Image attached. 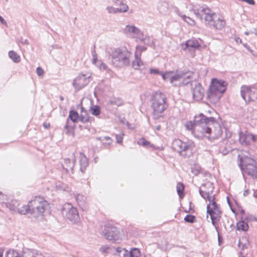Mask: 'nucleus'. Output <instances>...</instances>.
<instances>
[{"label":"nucleus","mask_w":257,"mask_h":257,"mask_svg":"<svg viewBox=\"0 0 257 257\" xmlns=\"http://www.w3.org/2000/svg\"><path fill=\"white\" fill-rule=\"evenodd\" d=\"M186 129L190 131L196 138L208 139L217 138L222 131L219 124L213 117H207L202 113L195 116L193 121H187L185 124Z\"/></svg>","instance_id":"f257e3e1"},{"label":"nucleus","mask_w":257,"mask_h":257,"mask_svg":"<svg viewBox=\"0 0 257 257\" xmlns=\"http://www.w3.org/2000/svg\"><path fill=\"white\" fill-rule=\"evenodd\" d=\"M131 55V52L126 47L124 46L114 48L109 53L112 65L118 68H122L130 65Z\"/></svg>","instance_id":"f03ea898"},{"label":"nucleus","mask_w":257,"mask_h":257,"mask_svg":"<svg viewBox=\"0 0 257 257\" xmlns=\"http://www.w3.org/2000/svg\"><path fill=\"white\" fill-rule=\"evenodd\" d=\"M226 86L227 83L225 81L213 79L206 92L207 100L213 104L217 103L226 91Z\"/></svg>","instance_id":"7ed1b4c3"},{"label":"nucleus","mask_w":257,"mask_h":257,"mask_svg":"<svg viewBox=\"0 0 257 257\" xmlns=\"http://www.w3.org/2000/svg\"><path fill=\"white\" fill-rule=\"evenodd\" d=\"M166 96L159 91L155 92L151 97V107L153 109V117L155 119L162 116V114L167 108Z\"/></svg>","instance_id":"20e7f679"},{"label":"nucleus","mask_w":257,"mask_h":257,"mask_svg":"<svg viewBox=\"0 0 257 257\" xmlns=\"http://www.w3.org/2000/svg\"><path fill=\"white\" fill-rule=\"evenodd\" d=\"M238 163L243 176L246 175L254 179L257 178V163L252 158L245 155L239 154Z\"/></svg>","instance_id":"39448f33"},{"label":"nucleus","mask_w":257,"mask_h":257,"mask_svg":"<svg viewBox=\"0 0 257 257\" xmlns=\"http://www.w3.org/2000/svg\"><path fill=\"white\" fill-rule=\"evenodd\" d=\"M31 215L37 219H41L44 213L49 211V204L43 197L36 196L30 201Z\"/></svg>","instance_id":"423d86ee"},{"label":"nucleus","mask_w":257,"mask_h":257,"mask_svg":"<svg viewBox=\"0 0 257 257\" xmlns=\"http://www.w3.org/2000/svg\"><path fill=\"white\" fill-rule=\"evenodd\" d=\"M192 72H182L177 71L175 74H172L170 83L174 86H180L188 84L193 78Z\"/></svg>","instance_id":"0eeeda50"},{"label":"nucleus","mask_w":257,"mask_h":257,"mask_svg":"<svg viewBox=\"0 0 257 257\" xmlns=\"http://www.w3.org/2000/svg\"><path fill=\"white\" fill-rule=\"evenodd\" d=\"M240 94L246 103L254 102L257 99V87L253 85H242L240 88Z\"/></svg>","instance_id":"6e6552de"},{"label":"nucleus","mask_w":257,"mask_h":257,"mask_svg":"<svg viewBox=\"0 0 257 257\" xmlns=\"http://www.w3.org/2000/svg\"><path fill=\"white\" fill-rule=\"evenodd\" d=\"M173 149L184 157L190 156L192 153L191 146L179 139L174 140L172 143Z\"/></svg>","instance_id":"1a4fd4ad"},{"label":"nucleus","mask_w":257,"mask_h":257,"mask_svg":"<svg viewBox=\"0 0 257 257\" xmlns=\"http://www.w3.org/2000/svg\"><path fill=\"white\" fill-rule=\"evenodd\" d=\"M62 213L65 215L67 219L73 223H77L80 221L78 210L71 204L67 203L64 205Z\"/></svg>","instance_id":"9d476101"},{"label":"nucleus","mask_w":257,"mask_h":257,"mask_svg":"<svg viewBox=\"0 0 257 257\" xmlns=\"http://www.w3.org/2000/svg\"><path fill=\"white\" fill-rule=\"evenodd\" d=\"M122 32L127 37L136 38L139 40H144L146 38L144 33L134 25L125 26L123 29Z\"/></svg>","instance_id":"9b49d317"},{"label":"nucleus","mask_w":257,"mask_h":257,"mask_svg":"<svg viewBox=\"0 0 257 257\" xmlns=\"http://www.w3.org/2000/svg\"><path fill=\"white\" fill-rule=\"evenodd\" d=\"M119 230L109 223L106 224L103 231V234L106 239L116 242L119 240Z\"/></svg>","instance_id":"f8f14e48"},{"label":"nucleus","mask_w":257,"mask_h":257,"mask_svg":"<svg viewBox=\"0 0 257 257\" xmlns=\"http://www.w3.org/2000/svg\"><path fill=\"white\" fill-rule=\"evenodd\" d=\"M207 213L210 215L212 224L215 226L216 230L218 231L217 223L220 220L221 213L218 205L217 204L215 206L212 205L211 206L210 205H207Z\"/></svg>","instance_id":"ddd939ff"},{"label":"nucleus","mask_w":257,"mask_h":257,"mask_svg":"<svg viewBox=\"0 0 257 257\" xmlns=\"http://www.w3.org/2000/svg\"><path fill=\"white\" fill-rule=\"evenodd\" d=\"M193 99L196 101L201 100L204 95V90L201 84L197 81L191 79L190 82Z\"/></svg>","instance_id":"4468645a"},{"label":"nucleus","mask_w":257,"mask_h":257,"mask_svg":"<svg viewBox=\"0 0 257 257\" xmlns=\"http://www.w3.org/2000/svg\"><path fill=\"white\" fill-rule=\"evenodd\" d=\"M90 77L91 75L89 73L81 74L74 79L73 85L77 90H79L89 83Z\"/></svg>","instance_id":"2eb2a0df"},{"label":"nucleus","mask_w":257,"mask_h":257,"mask_svg":"<svg viewBox=\"0 0 257 257\" xmlns=\"http://www.w3.org/2000/svg\"><path fill=\"white\" fill-rule=\"evenodd\" d=\"M79 114L77 111L71 110L69 111L68 118L67 120L66 124L64 126V128L66 130V133L68 135H71L73 133L74 125L70 124L69 119H70L73 122H77L78 121Z\"/></svg>","instance_id":"dca6fc26"},{"label":"nucleus","mask_w":257,"mask_h":257,"mask_svg":"<svg viewBox=\"0 0 257 257\" xmlns=\"http://www.w3.org/2000/svg\"><path fill=\"white\" fill-rule=\"evenodd\" d=\"M214 189L213 184L210 182H207L202 184L199 189V193L202 197L206 199V197L211 196Z\"/></svg>","instance_id":"f3484780"},{"label":"nucleus","mask_w":257,"mask_h":257,"mask_svg":"<svg viewBox=\"0 0 257 257\" xmlns=\"http://www.w3.org/2000/svg\"><path fill=\"white\" fill-rule=\"evenodd\" d=\"M7 206L11 210L17 211L19 214L24 215L26 214H31L30 201H29L27 205H24L22 207L16 206L14 203L13 204V205L12 206L11 203L8 204Z\"/></svg>","instance_id":"a211bd4d"},{"label":"nucleus","mask_w":257,"mask_h":257,"mask_svg":"<svg viewBox=\"0 0 257 257\" xmlns=\"http://www.w3.org/2000/svg\"><path fill=\"white\" fill-rule=\"evenodd\" d=\"M193 11L195 15L200 19L203 18H204L206 14H209V13L211 12V10L209 8H204L203 7H200L199 8H194Z\"/></svg>","instance_id":"6ab92c4d"},{"label":"nucleus","mask_w":257,"mask_h":257,"mask_svg":"<svg viewBox=\"0 0 257 257\" xmlns=\"http://www.w3.org/2000/svg\"><path fill=\"white\" fill-rule=\"evenodd\" d=\"M80 170L82 173H84L86 167L88 165V161L86 157L82 153L79 156Z\"/></svg>","instance_id":"aec40b11"},{"label":"nucleus","mask_w":257,"mask_h":257,"mask_svg":"<svg viewBox=\"0 0 257 257\" xmlns=\"http://www.w3.org/2000/svg\"><path fill=\"white\" fill-rule=\"evenodd\" d=\"M239 141L242 146H247L249 145L250 143L249 133L244 134L243 132H240Z\"/></svg>","instance_id":"412c9836"},{"label":"nucleus","mask_w":257,"mask_h":257,"mask_svg":"<svg viewBox=\"0 0 257 257\" xmlns=\"http://www.w3.org/2000/svg\"><path fill=\"white\" fill-rule=\"evenodd\" d=\"M74 160L72 161L70 159H66L64 160L63 164L62 165L63 167L66 170L67 172L71 171L73 173V167L74 166Z\"/></svg>","instance_id":"4be33fe9"},{"label":"nucleus","mask_w":257,"mask_h":257,"mask_svg":"<svg viewBox=\"0 0 257 257\" xmlns=\"http://www.w3.org/2000/svg\"><path fill=\"white\" fill-rule=\"evenodd\" d=\"M225 25V21L217 16L215 20L213 22L211 26L216 29L221 30L224 27Z\"/></svg>","instance_id":"5701e85b"},{"label":"nucleus","mask_w":257,"mask_h":257,"mask_svg":"<svg viewBox=\"0 0 257 257\" xmlns=\"http://www.w3.org/2000/svg\"><path fill=\"white\" fill-rule=\"evenodd\" d=\"M143 62L141 60V58L138 54V52L136 51L135 53V60L132 62V66L135 69H139L140 67L143 65Z\"/></svg>","instance_id":"b1692460"},{"label":"nucleus","mask_w":257,"mask_h":257,"mask_svg":"<svg viewBox=\"0 0 257 257\" xmlns=\"http://www.w3.org/2000/svg\"><path fill=\"white\" fill-rule=\"evenodd\" d=\"M186 48L196 49L200 46L199 41L196 39H191L186 42Z\"/></svg>","instance_id":"393cba45"},{"label":"nucleus","mask_w":257,"mask_h":257,"mask_svg":"<svg viewBox=\"0 0 257 257\" xmlns=\"http://www.w3.org/2000/svg\"><path fill=\"white\" fill-rule=\"evenodd\" d=\"M216 17H217V15L215 14H214V13L211 14V12H210V13H209V14H206L205 16L204 19L205 23L207 25H208L211 26L212 25V23L215 20Z\"/></svg>","instance_id":"a878e982"},{"label":"nucleus","mask_w":257,"mask_h":257,"mask_svg":"<svg viewBox=\"0 0 257 257\" xmlns=\"http://www.w3.org/2000/svg\"><path fill=\"white\" fill-rule=\"evenodd\" d=\"M125 1L126 0H122L121 2H120L117 4V6L120 7V8H117L119 13H126L128 11L129 7L125 3Z\"/></svg>","instance_id":"bb28decb"},{"label":"nucleus","mask_w":257,"mask_h":257,"mask_svg":"<svg viewBox=\"0 0 257 257\" xmlns=\"http://www.w3.org/2000/svg\"><path fill=\"white\" fill-rule=\"evenodd\" d=\"M56 188L58 190L65 191L69 192L70 191V188L69 186L64 183L58 182L56 184Z\"/></svg>","instance_id":"cd10ccee"},{"label":"nucleus","mask_w":257,"mask_h":257,"mask_svg":"<svg viewBox=\"0 0 257 257\" xmlns=\"http://www.w3.org/2000/svg\"><path fill=\"white\" fill-rule=\"evenodd\" d=\"M9 56L15 63L19 62L21 60L20 57L13 50L9 51Z\"/></svg>","instance_id":"c85d7f7f"},{"label":"nucleus","mask_w":257,"mask_h":257,"mask_svg":"<svg viewBox=\"0 0 257 257\" xmlns=\"http://www.w3.org/2000/svg\"><path fill=\"white\" fill-rule=\"evenodd\" d=\"M75 199L79 206H83L86 200L85 196L79 194L76 195Z\"/></svg>","instance_id":"c756f323"},{"label":"nucleus","mask_w":257,"mask_h":257,"mask_svg":"<svg viewBox=\"0 0 257 257\" xmlns=\"http://www.w3.org/2000/svg\"><path fill=\"white\" fill-rule=\"evenodd\" d=\"M248 244V242L246 238L243 237L239 240L238 245L239 248L243 249L244 248H246Z\"/></svg>","instance_id":"7c9ffc66"},{"label":"nucleus","mask_w":257,"mask_h":257,"mask_svg":"<svg viewBox=\"0 0 257 257\" xmlns=\"http://www.w3.org/2000/svg\"><path fill=\"white\" fill-rule=\"evenodd\" d=\"M237 228L239 230L246 231L248 228V225L244 221H241L237 223Z\"/></svg>","instance_id":"2f4dec72"},{"label":"nucleus","mask_w":257,"mask_h":257,"mask_svg":"<svg viewBox=\"0 0 257 257\" xmlns=\"http://www.w3.org/2000/svg\"><path fill=\"white\" fill-rule=\"evenodd\" d=\"M5 257H21L20 253L14 249H10L7 251Z\"/></svg>","instance_id":"473e14b6"},{"label":"nucleus","mask_w":257,"mask_h":257,"mask_svg":"<svg viewBox=\"0 0 257 257\" xmlns=\"http://www.w3.org/2000/svg\"><path fill=\"white\" fill-rule=\"evenodd\" d=\"M140 255L141 252L137 248H133L129 251V257H139Z\"/></svg>","instance_id":"72a5a7b5"},{"label":"nucleus","mask_w":257,"mask_h":257,"mask_svg":"<svg viewBox=\"0 0 257 257\" xmlns=\"http://www.w3.org/2000/svg\"><path fill=\"white\" fill-rule=\"evenodd\" d=\"M93 64H95L100 70H107L108 69L107 66L100 60H98Z\"/></svg>","instance_id":"f704fd0d"},{"label":"nucleus","mask_w":257,"mask_h":257,"mask_svg":"<svg viewBox=\"0 0 257 257\" xmlns=\"http://www.w3.org/2000/svg\"><path fill=\"white\" fill-rule=\"evenodd\" d=\"M109 103L111 105L120 106L123 104L122 100L119 98H112L109 100Z\"/></svg>","instance_id":"c9c22d12"},{"label":"nucleus","mask_w":257,"mask_h":257,"mask_svg":"<svg viewBox=\"0 0 257 257\" xmlns=\"http://www.w3.org/2000/svg\"><path fill=\"white\" fill-rule=\"evenodd\" d=\"M24 257H45V256L41 253H39V252L34 253L31 251H29L28 252H25Z\"/></svg>","instance_id":"e433bc0d"},{"label":"nucleus","mask_w":257,"mask_h":257,"mask_svg":"<svg viewBox=\"0 0 257 257\" xmlns=\"http://www.w3.org/2000/svg\"><path fill=\"white\" fill-rule=\"evenodd\" d=\"M138 144L139 145L144 146V147H153V145H152L149 142L145 140L144 138H141L139 139V140L138 142Z\"/></svg>","instance_id":"4c0bfd02"},{"label":"nucleus","mask_w":257,"mask_h":257,"mask_svg":"<svg viewBox=\"0 0 257 257\" xmlns=\"http://www.w3.org/2000/svg\"><path fill=\"white\" fill-rule=\"evenodd\" d=\"M145 36L146 38L144 39V40H140V41L144 43L145 44L148 46H154V42L153 40L150 38V37L148 36L146 34H145Z\"/></svg>","instance_id":"58836bf2"},{"label":"nucleus","mask_w":257,"mask_h":257,"mask_svg":"<svg viewBox=\"0 0 257 257\" xmlns=\"http://www.w3.org/2000/svg\"><path fill=\"white\" fill-rule=\"evenodd\" d=\"M177 191L178 195L180 197H181L182 196L184 195L183 191H184V186L183 184L181 183H178L177 185Z\"/></svg>","instance_id":"ea45409f"},{"label":"nucleus","mask_w":257,"mask_h":257,"mask_svg":"<svg viewBox=\"0 0 257 257\" xmlns=\"http://www.w3.org/2000/svg\"><path fill=\"white\" fill-rule=\"evenodd\" d=\"M173 74L172 71H167L165 73H163L161 72L160 73V75L162 76L164 80L166 81L168 79H169L170 81V77H171V75Z\"/></svg>","instance_id":"a19ab883"},{"label":"nucleus","mask_w":257,"mask_h":257,"mask_svg":"<svg viewBox=\"0 0 257 257\" xmlns=\"http://www.w3.org/2000/svg\"><path fill=\"white\" fill-rule=\"evenodd\" d=\"M184 220L186 222L192 223L196 221V217L193 215H187L184 218Z\"/></svg>","instance_id":"79ce46f5"},{"label":"nucleus","mask_w":257,"mask_h":257,"mask_svg":"<svg viewBox=\"0 0 257 257\" xmlns=\"http://www.w3.org/2000/svg\"><path fill=\"white\" fill-rule=\"evenodd\" d=\"M91 113L95 116H97L100 114V107L97 105H94L91 108Z\"/></svg>","instance_id":"37998d69"},{"label":"nucleus","mask_w":257,"mask_h":257,"mask_svg":"<svg viewBox=\"0 0 257 257\" xmlns=\"http://www.w3.org/2000/svg\"><path fill=\"white\" fill-rule=\"evenodd\" d=\"M181 18L182 20H183L184 21H185L186 23L189 24L190 25H193L195 24L194 21L190 18L189 17H187L185 15H181Z\"/></svg>","instance_id":"c03bdc74"},{"label":"nucleus","mask_w":257,"mask_h":257,"mask_svg":"<svg viewBox=\"0 0 257 257\" xmlns=\"http://www.w3.org/2000/svg\"><path fill=\"white\" fill-rule=\"evenodd\" d=\"M205 199L207 200L209 202V204H208L207 205H210V206L212 205L215 206L217 204L216 202L215 201L214 195L208 196V197H206Z\"/></svg>","instance_id":"a18cd8bd"},{"label":"nucleus","mask_w":257,"mask_h":257,"mask_svg":"<svg viewBox=\"0 0 257 257\" xmlns=\"http://www.w3.org/2000/svg\"><path fill=\"white\" fill-rule=\"evenodd\" d=\"M219 152L223 155H225L229 152V149L225 146H220L219 148Z\"/></svg>","instance_id":"49530a36"},{"label":"nucleus","mask_w":257,"mask_h":257,"mask_svg":"<svg viewBox=\"0 0 257 257\" xmlns=\"http://www.w3.org/2000/svg\"><path fill=\"white\" fill-rule=\"evenodd\" d=\"M106 10L109 14H116L119 13L117 8H115L112 6L107 7Z\"/></svg>","instance_id":"de8ad7c7"},{"label":"nucleus","mask_w":257,"mask_h":257,"mask_svg":"<svg viewBox=\"0 0 257 257\" xmlns=\"http://www.w3.org/2000/svg\"><path fill=\"white\" fill-rule=\"evenodd\" d=\"M123 136L124 134L122 132L120 133L119 134H116L115 135L116 142L117 143L121 144L122 143Z\"/></svg>","instance_id":"09e8293b"},{"label":"nucleus","mask_w":257,"mask_h":257,"mask_svg":"<svg viewBox=\"0 0 257 257\" xmlns=\"http://www.w3.org/2000/svg\"><path fill=\"white\" fill-rule=\"evenodd\" d=\"M103 141H108V143H103V145L105 147H107L109 145H110L111 144L112 140L109 137H103Z\"/></svg>","instance_id":"8fccbe9b"},{"label":"nucleus","mask_w":257,"mask_h":257,"mask_svg":"<svg viewBox=\"0 0 257 257\" xmlns=\"http://www.w3.org/2000/svg\"><path fill=\"white\" fill-rule=\"evenodd\" d=\"M109 247L106 245H102L99 249V250L103 253H106L108 252Z\"/></svg>","instance_id":"3c124183"},{"label":"nucleus","mask_w":257,"mask_h":257,"mask_svg":"<svg viewBox=\"0 0 257 257\" xmlns=\"http://www.w3.org/2000/svg\"><path fill=\"white\" fill-rule=\"evenodd\" d=\"M121 254L123 257H129V251L124 248H122Z\"/></svg>","instance_id":"603ef678"},{"label":"nucleus","mask_w":257,"mask_h":257,"mask_svg":"<svg viewBox=\"0 0 257 257\" xmlns=\"http://www.w3.org/2000/svg\"><path fill=\"white\" fill-rule=\"evenodd\" d=\"M161 72L157 69L151 68L150 70V73L152 74H160Z\"/></svg>","instance_id":"864d4df0"},{"label":"nucleus","mask_w":257,"mask_h":257,"mask_svg":"<svg viewBox=\"0 0 257 257\" xmlns=\"http://www.w3.org/2000/svg\"><path fill=\"white\" fill-rule=\"evenodd\" d=\"M78 120H80L82 122H86L89 121V119L87 117H84L83 116H79Z\"/></svg>","instance_id":"5fc2aeb1"},{"label":"nucleus","mask_w":257,"mask_h":257,"mask_svg":"<svg viewBox=\"0 0 257 257\" xmlns=\"http://www.w3.org/2000/svg\"><path fill=\"white\" fill-rule=\"evenodd\" d=\"M191 172L195 175H197L200 173V170L196 167L191 168Z\"/></svg>","instance_id":"6e6d98bb"},{"label":"nucleus","mask_w":257,"mask_h":257,"mask_svg":"<svg viewBox=\"0 0 257 257\" xmlns=\"http://www.w3.org/2000/svg\"><path fill=\"white\" fill-rule=\"evenodd\" d=\"M37 74L39 76H42L43 75L44 71L41 67H38L36 69Z\"/></svg>","instance_id":"4d7b16f0"},{"label":"nucleus","mask_w":257,"mask_h":257,"mask_svg":"<svg viewBox=\"0 0 257 257\" xmlns=\"http://www.w3.org/2000/svg\"><path fill=\"white\" fill-rule=\"evenodd\" d=\"M244 47L250 53H251L253 56H255V54L253 53V51L249 47V46L247 44H243Z\"/></svg>","instance_id":"13d9d810"},{"label":"nucleus","mask_w":257,"mask_h":257,"mask_svg":"<svg viewBox=\"0 0 257 257\" xmlns=\"http://www.w3.org/2000/svg\"><path fill=\"white\" fill-rule=\"evenodd\" d=\"M250 141L252 140L253 142L257 141V136L249 133Z\"/></svg>","instance_id":"bf43d9fd"},{"label":"nucleus","mask_w":257,"mask_h":257,"mask_svg":"<svg viewBox=\"0 0 257 257\" xmlns=\"http://www.w3.org/2000/svg\"><path fill=\"white\" fill-rule=\"evenodd\" d=\"M92 56H93V60H92V63H94L95 62H96V61L98 60L97 59V55H96V53L95 52V51H93L92 53Z\"/></svg>","instance_id":"052dcab7"},{"label":"nucleus","mask_w":257,"mask_h":257,"mask_svg":"<svg viewBox=\"0 0 257 257\" xmlns=\"http://www.w3.org/2000/svg\"><path fill=\"white\" fill-rule=\"evenodd\" d=\"M137 49L138 50H139L140 51V53H141L142 51H144L146 50L147 48L145 46H138L137 47ZM140 55H141V53L140 54Z\"/></svg>","instance_id":"680f3d73"},{"label":"nucleus","mask_w":257,"mask_h":257,"mask_svg":"<svg viewBox=\"0 0 257 257\" xmlns=\"http://www.w3.org/2000/svg\"><path fill=\"white\" fill-rule=\"evenodd\" d=\"M20 43L23 45H28L29 44L28 41L27 39H23V38H21Z\"/></svg>","instance_id":"e2e57ef3"},{"label":"nucleus","mask_w":257,"mask_h":257,"mask_svg":"<svg viewBox=\"0 0 257 257\" xmlns=\"http://www.w3.org/2000/svg\"><path fill=\"white\" fill-rule=\"evenodd\" d=\"M122 248H123L118 247H117L116 249V251L118 253V255H119V256H121V252H122Z\"/></svg>","instance_id":"0e129e2a"},{"label":"nucleus","mask_w":257,"mask_h":257,"mask_svg":"<svg viewBox=\"0 0 257 257\" xmlns=\"http://www.w3.org/2000/svg\"><path fill=\"white\" fill-rule=\"evenodd\" d=\"M254 34L255 36L257 35V32H256V30H254V32H252V31H246L245 32L244 34L246 35H248L249 34Z\"/></svg>","instance_id":"69168bd1"},{"label":"nucleus","mask_w":257,"mask_h":257,"mask_svg":"<svg viewBox=\"0 0 257 257\" xmlns=\"http://www.w3.org/2000/svg\"><path fill=\"white\" fill-rule=\"evenodd\" d=\"M0 22L3 25H7V23L6 21L0 16Z\"/></svg>","instance_id":"338daca9"},{"label":"nucleus","mask_w":257,"mask_h":257,"mask_svg":"<svg viewBox=\"0 0 257 257\" xmlns=\"http://www.w3.org/2000/svg\"><path fill=\"white\" fill-rule=\"evenodd\" d=\"M235 41L237 43H242V40L239 37L235 38Z\"/></svg>","instance_id":"774afa93"}]
</instances>
